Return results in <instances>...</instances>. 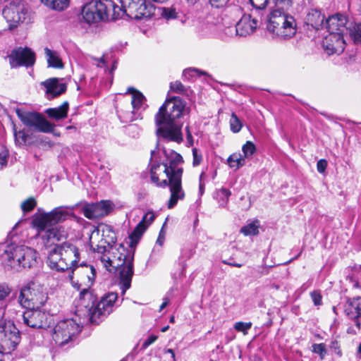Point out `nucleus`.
<instances>
[{"label":"nucleus","instance_id":"f257e3e1","mask_svg":"<svg viewBox=\"0 0 361 361\" xmlns=\"http://www.w3.org/2000/svg\"><path fill=\"white\" fill-rule=\"evenodd\" d=\"M106 229L111 233L109 240L102 239L100 244L95 245L93 241L94 236H98L99 233V229L95 228L90 237V244L94 252L101 255L100 260L106 270H118L121 294L125 295L126 290L130 288L133 276L134 252L123 248V252H121L114 247L113 244L116 240L115 234L110 227H106Z\"/></svg>","mask_w":361,"mask_h":361},{"label":"nucleus","instance_id":"f03ea898","mask_svg":"<svg viewBox=\"0 0 361 361\" xmlns=\"http://www.w3.org/2000/svg\"><path fill=\"white\" fill-rule=\"evenodd\" d=\"M183 162V157L172 152L170 158L164 164H153L151 166V180L157 186L169 187L171 196L168 208L172 209L178 200L184 199L185 192L182 188L183 168L179 164Z\"/></svg>","mask_w":361,"mask_h":361},{"label":"nucleus","instance_id":"7ed1b4c3","mask_svg":"<svg viewBox=\"0 0 361 361\" xmlns=\"http://www.w3.org/2000/svg\"><path fill=\"white\" fill-rule=\"evenodd\" d=\"M185 108V103L180 97H174L165 101L154 118L158 137L177 143L183 141L182 123L178 119L182 117Z\"/></svg>","mask_w":361,"mask_h":361},{"label":"nucleus","instance_id":"20e7f679","mask_svg":"<svg viewBox=\"0 0 361 361\" xmlns=\"http://www.w3.org/2000/svg\"><path fill=\"white\" fill-rule=\"evenodd\" d=\"M80 259L78 248L69 242L56 244L50 251L47 264L51 269L57 271H68V278L73 286L80 290V285L74 283L73 274Z\"/></svg>","mask_w":361,"mask_h":361},{"label":"nucleus","instance_id":"39448f33","mask_svg":"<svg viewBox=\"0 0 361 361\" xmlns=\"http://www.w3.org/2000/svg\"><path fill=\"white\" fill-rule=\"evenodd\" d=\"M82 16L88 24L114 20L123 16V11L112 0H93L86 3Z\"/></svg>","mask_w":361,"mask_h":361},{"label":"nucleus","instance_id":"423d86ee","mask_svg":"<svg viewBox=\"0 0 361 361\" xmlns=\"http://www.w3.org/2000/svg\"><path fill=\"white\" fill-rule=\"evenodd\" d=\"M2 261L12 269H30L37 263V252L24 245H8L1 255Z\"/></svg>","mask_w":361,"mask_h":361},{"label":"nucleus","instance_id":"0eeeda50","mask_svg":"<svg viewBox=\"0 0 361 361\" xmlns=\"http://www.w3.org/2000/svg\"><path fill=\"white\" fill-rule=\"evenodd\" d=\"M267 29L270 32L286 39L295 35L296 23L293 16L276 9L271 12L269 16Z\"/></svg>","mask_w":361,"mask_h":361},{"label":"nucleus","instance_id":"6e6552de","mask_svg":"<svg viewBox=\"0 0 361 361\" xmlns=\"http://www.w3.org/2000/svg\"><path fill=\"white\" fill-rule=\"evenodd\" d=\"M48 299L44 288L34 283H30L20 288L18 298L19 304L24 308H40Z\"/></svg>","mask_w":361,"mask_h":361},{"label":"nucleus","instance_id":"1a4fd4ad","mask_svg":"<svg viewBox=\"0 0 361 361\" xmlns=\"http://www.w3.org/2000/svg\"><path fill=\"white\" fill-rule=\"evenodd\" d=\"M72 213L66 207L54 208L50 212L35 214L32 224L37 231H44L47 227L58 225L59 223L66 220Z\"/></svg>","mask_w":361,"mask_h":361},{"label":"nucleus","instance_id":"9d476101","mask_svg":"<svg viewBox=\"0 0 361 361\" xmlns=\"http://www.w3.org/2000/svg\"><path fill=\"white\" fill-rule=\"evenodd\" d=\"M80 331V326L73 319L59 321L54 328L53 340L59 346H65L73 341V338Z\"/></svg>","mask_w":361,"mask_h":361},{"label":"nucleus","instance_id":"9b49d317","mask_svg":"<svg viewBox=\"0 0 361 361\" xmlns=\"http://www.w3.org/2000/svg\"><path fill=\"white\" fill-rule=\"evenodd\" d=\"M117 300L118 294L116 293L111 292L105 294L96 303L94 310L92 312L91 322L99 324L104 319L114 311Z\"/></svg>","mask_w":361,"mask_h":361},{"label":"nucleus","instance_id":"f8f14e48","mask_svg":"<svg viewBox=\"0 0 361 361\" xmlns=\"http://www.w3.org/2000/svg\"><path fill=\"white\" fill-rule=\"evenodd\" d=\"M16 113L23 123L29 128L43 133H51L54 130V126L39 113L26 112L20 109H17Z\"/></svg>","mask_w":361,"mask_h":361},{"label":"nucleus","instance_id":"ddd939ff","mask_svg":"<svg viewBox=\"0 0 361 361\" xmlns=\"http://www.w3.org/2000/svg\"><path fill=\"white\" fill-rule=\"evenodd\" d=\"M20 341L19 330L13 323L6 324L0 330V348L4 354H10Z\"/></svg>","mask_w":361,"mask_h":361},{"label":"nucleus","instance_id":"4468645a","mask_svg":"<svg viewBox=\"0 0 361 361\" xmlns=\"http://www.w3.org/2000/svg\"><path fill=\"white\" fill-rule=\"evenodd\" d=\"M2 15L8 24L9 30H13L27 18L28 12L23 3L11 2L3 9Z\"/></svg>","mask_w":361,"mask_h":361},{"label":"nucleus","instance_id":"2eb2a0df","mask_svg":"<svg viewBox=\"0 0 361 361\" xmlns=\"http://www.w3.org/2000/svg\"><path fill=\"white\" fill-rule=\"evenodd\" d=\"M50 316L39 308L27 309L23 312V323L33 329H44L49 326Z\"/></svg>","mask_w":361,"mask_h":361},{"label":"nucleus","instance_id":"dca6fc26","mask_svg":"<svg viewBox=\"0 0 361 361\" xmlns=\"http://www.w3.org/2000/svg\"><path fill=\"white\" fill-rule=\"evenodd\" d=\"M11 68L18 66H31L35 63V53L29 48L18 47L12 50L8 56Z\"/></svg>","mask_w":361,"mask_h":361},{"label":"nucleus","instance_id":"f3484780","mask_svg":"<svg viewBox=\"0 0 361 361\" xmlns=\"http://www.w3.org/2000/svg\"><path fill=\"white\" fill-rule=\"evenodd\" d=\"M113 209L112 203L109 200H102L92 204H86L82 208L84 216L89 219L102 218L108 214Z\"/></svg>","mask_w":361,"mask_h":361},{"label":"nucleus","instance_id":"a211bd4d","mask_svg":"<svg viewBox=\"0 0 361 361\" xmlns=\"http://www.w3.org/2000/svg\"><path fill=\"white\" fill-rule=\"evenodd\" d=\"M344 35L339 33H330L323 40V47L329 55L340 54L345 49Z\"/></svg>","mask_w":361,"mask_h":361},{"label":"nucleus","instance_id":"6ab92c4d","mask_svg":"<svg viewBox=\"0 0 361 361\" xmlns=\"http://www.w3.org/2000/svg\"><path fill=\"white\" fill-rule=\"evenodd\" d=\"M347 24V18L342 14L336 13L326 20L324 26L330 33L348 35V27Z\"/></svg>","mask_w":361,"mask_h":361},{"label":"nucleus","instance_id":"aec40b11","mask_svg":"<svg viewBox=\"0 0 361 361\" xmlns=\"http://www.w3.org/2000/svg\"><path fill=\"white\" fill-rule=\"evenodd\" d=\"M255 15H243L235 27V34L245 37L254 32L258 25V20L253 17Z\"/></svg>","mask_w":361,"mask_h":361},{"label":"nucleus","instance_id":"412c9836","mask_svg":"<svg viewBox=\"0 0 361 361\" xmlns=\"http://www.w3.org/2000/svg\"><path fill=\"white\" fill-rule=\"evenodd\" d=\"M75 305L78 312L87 313L91 320L92 312L94 310L96 302L94 296L88 288H84L80 291L79 298L76 301Z\"/></svg>","mask_w":361,"mask_h":361},{"label":"nucleus","instance_id":"4be33fe9","mask_svg":"<svg viewBox=\"0 0 361 361\" xmlns=\"http://www.w3.org/2000/svg\"><path fill=\"white\" fill-rule=\"evenodd\" d=\"M155 215L152 212L146 213L130 235L132 242L137 243L147 227L154 221Z\"/></svg>","mask_w":361,"mask_h":361},{"label":"nucleus","instance_id":"5701e85b","mask_svg":"<svg viewBox=\"0 0 361 361\" xmlns=\"http://www.w3.org/2000/svg\"><path fill=\"white\" fill-rule=\"evenodd\" d=\"M13 132L15 143L19 147L30 146L34 145L35 136L30 129L17 130L16 124H13Z\"/></svg>","mask_w":361,"mask_h":361},{"label":"nucleus","instance_id":"b1692460","mask_svg":"<svg viewBox=\"0 0 361 361\" xmlns=\"http://www.w3.org/2000/svg\"><path fill=\"white\" fill-rule=\"evenodd\" d=\"M42 85L47 89V94L49 98L57 97L66 90V85L64 83H60L58 78H50L42 82Z\"/></svg>","mask_w":361,"mask_h":361},{"label":"nucleus","instance_id":"393cba45","mask_svg":"<svg viewBox=\"0 0 361 361\" xmlns=\"http://www.w3.org/2000/svg\"><path fill=\"white\" fill-rule=\"evenodd\" d=\"M324 15L321 10L311 8L308 11L305 17V23L313 29L319 30L324 26Z\"/></svg>","mask_w":361,"mask_h":361},{"label":"nucleus","instance_id":"a878e982","mask_svg":"<svg viewBox=\"0 0 361 361\" xmlns=\"http://www.w3.org/2000/svg\"><path fill=\"white\" fill-rule=\"evenodd\" d=\"M38 232L39 233L44 232V233L41 234L42 238L44 240H47V242H49L51 240L59 241L66 235L63 228L59 225L49 226L45 230L38 231Z\"/></svg>","mask_w":361,"mask_h":361},{"label":"nucleus","instance_id":"bb28decb","mask_svg":"<svg viewBox=\"0 0 361 361\" xmlns=\"http://www.w3.org/2000/svg\"><path fill=\"white\" fill-rule=\"evenodd\" d=\"M345 312L350 319H357L361 316V297L349 300L345 306Z\"/></svg>","mask_w":361,"mask_h":361},{"label":"nucleus","instance_id":"cd10ccee","mask_svg":"<svg viewBox=\"0 0 361 361\" xmlns=\"http://www.w3.org/2000/svg\"><path fill=\"white\" fill-rule=\"evenodd\" d=\"M168 0H138L137 8H136V14L135 18H142L150 16L151 6L149 4L152 2L163 4Z\"/></svg>","mask_w":361,"mask_h":361},{"label":"nucleus","instance_id":"c85d7f7f","mask_svg":"<svg viewBox=\"0 0 361 361\" xmlns=\"http://www.w3.org/2000/svg\"><path fill=\"white\" fill-rule=\"evenodd\" d=\"M68 108V102H64L59 107L47 109L45 112L50 118L61 120L67 117Z\"/></svg>","mask_w":361,"mask_h":361},{"label":"nucleus","instance_id":"c756f323","mask_svg":"<svg viewBox=\"0 0 361 361\" xmlns=\"http://www.w3.org/2000/svg\"><path fill=\"white\" fill-rule=\"evenodd\" d=\"M44 54L46 55L49 66L55 68H63V62L57 51L51 50L46 47L44 49Z\"/></svg>","mask_w":361,"mask_h":361},{"label":"nucleus","instance_id":"7c9ffc66","mask_svg":"<svg viewBox=\"0 0 361 361\" xmlns=\"http://www.w3.org/2000/svg\"><path fill=\"white\" fill-rule=\"evenodd\" d=\"M227 162L231 169L237 170L245 165V158L240 153L235 152L228 157Z\"/></svg>","mask_w":361,"mask_h":361},{"label":"nucleus","instance_id":"2f4dec72","mask_svg":"<svg viewBox=\"0 0 361 361\" xmlns=\"http://www.w3.org/2000/svg\"><path fill=\"white\" fill-rule=\"evenodd\" d=\"M253 8L252 10V15H262L263 11L271 0H249Z\"/></svg>","mask_w":361,"mask_h":361},{"label":"nucleus","instance_id":"473e14b6","mask_svg":"<svg viewBox=\"0 0 361 361\" xmlns=\"http://www.w3.org/2000/svg\"><path fill=\"white\" fill-rule=\"evenodd\" d=\"M259 221H254L241 228L240 231L245 235H255L259 233Z\"/></svg>","mask_w":361,"mask_h":361},{"label":"nucleus","instance_id":"72a5a7b5","mask_svg":"<svg viewBox=\"0 0 361 361\" xmlns=\"http://www.w3.org/2000/svg\"><path fill=\"white\" fill-rule=\"evenodd\" d=\"M128 92L133 94L131 104L133 109H139L145 99V97L141 92L135 90L133 87L128 88Z\"/></svg>","mask_w":361,"mask_h":361},{"label":"nucleus","instance_id":"f704fd0d","mask_svg":"<svg viewBox=\"0 0 361 361\" xmlns=\"http://www.w3.org/2000/svg\"><path fill=\"white\" fill-rule=\"evenodd\" d=\"M121 6L120 8H122L123 11V14L127 12V9L131 13V14H136V8H137L138 6V0H119Z\"/></svg>","mask_w":361,"mask_h":361},{"label":"nucleus","instance_id":"c9c22d12","mask_svg":"<svg viewBox=\"0 0 361 361\" xmlns=\"http://www.w3.org/2000/svg\"><path fill=\"white\" fill-rule=\"evenodd\" d=\"M194 252L190 248H183L179 257L180 264L182 267V271H184L186 267V261L190 259L193 255Z\"/></svg>","mask_w":361,"mask_h":361},{"label":"nucleus","instance_id":"e433bc0d","mask_svg":"<svg viewBox=\"0 0 361 361\" xmlns=\"http://www.w3.org/2000/svg\"><path fill=\"white\" fill-rule=\"evenodd\" d=\"M348 34L353 38L355 43L361 44V23L355 25L353 28L348 27Z\"/></svg>","mask_w":361,"mask_h":361},{"label":"nucleus","instance_id":"4c0bfd02","mask_svg":"<svg viewBox=\"0 0 361 361\" xmlns=\"http://www.w3.org/2000/svg\"><path fill=\"white\" fill-rule=\"evenodd\" d=\"M231 195L230 190L226 188H222L217 192V197L220 206L225 207L228 201L229 197Z\"/></svg>","mask_w":361,"mask_h":361},{"label":"nucleus","instance_id":"58836bf2","mask_svg":"<svg viewBox=\"0 0 361 361\" xmlns=\"http://www.w3.org/2000/svg\"><path fill=\"white\" fill-rule=\"evenodd\" d=\"M68 4L69 0H51L49 8L54 10L62 11L68 7Z\"/></svg>","mask_w":361,"mask_h":361},{"label":"nucleus","instance_id":"ea45409f","mask_svg":"<svg viewBox=\"0 0 361 361\" xmlns=\"http://www.w3.org/2000/svg\"><path fill=\"white\" fill-rule=\"evenodd\" d=\"M312 351L314 353L318 354L321 360H324L327 353L326 345L324 343L313 344L312 345Z\"/></svg>","mask_w":361,"mask_h":361},{"label":"nucleus","instance_id":"a19ab883","mask_svg":"<svg viewBox=\"0 0 361 361\" xmlns=\"http://www.w3.org/2000/svg\"><path fill=\"white\" fill-rule=\"evenodd\" d=\"M243 156L245 159L246 157H251L256 151L255 145L251 141H247L242 147Z\"/></svg>","mask_w":361,"mask_h":361},{"label":"nucleus","instance_id":"79ce46f5","mask_svg":"<svg viewBox=\"0 0 361 361\" xmlns=\"http://www.w3.org/2000/svg\"><path fill=\"white\" fill-rule=\"evenodd\" d=\"M37 202L32 197H30L21 204V209L24 213L32 211L36 207Z\"/></svg>","mask_w":361,"mask_h":361},{"label":"nucleus","instance_id":"37998d69","mask_svg":"<svg viewBox=\"0 0 361 361\" xmlns=\"http://www.w3.org/2000/svg\"><path fill=\"white\" fill-rule=\"evenodd\" d=\"M231 130L233 133H238L242 128V124L235 114H232L230 120Z\"/></svg>","mask_w":361,"mask_h":361},{"label":"nucleus","instance_id":"c03bdc74","mask_svg":"<svg viewBox=\"0 0 361 361\" xmlns=\"http://www.w3.org/2000/svg\"><path fill=\"white\" fill-rule=\"evenodd\" d=\"M251 322H238L234 324V329L238 332H243L244 335L247 334L248 330L252 327Z\"/></svg>","mask_w":361,"mask_h":361},{"label":"nucleus","instance_id":"a18cd8bd","mask_svg":"<svg viewBox=\"0 0 361 361\" xmlns=\"http://www.w3.org/2000/svg\"><path fill=\"white\" fill-rule=\"evenodd\" d=\"M8 158V151L4 145H0V169L6 166Z\"/></svg>","mask_w":361,"mask_h":361},{"label":"nucleus","instance_id":"49530a36","mask_svg":"<svg viewBox=\"0 0 361 361\" xmlns=\"http://www.w3.org/2000/svg\"><path fill=\"white\" fill-rule=\"evenodd\" d=\"M330 349L334 351L337 355L341 357L342 355V351L341 350V345L338 341V338H332L329 344Z\"/></svg>","mask_w":361,"mask_h":361},{"label":"nucleus","instance_id":"de8ad7c7","mask_svg":"<svg viewBox=\"0 0 361 361\" xmlns=\"http://www.w3.org/2000/svg\"><path fill=\"white\" fill-rule=\"evenodd\" d=\"M161 16L166 19H173L176 18V13L173 8H162Z\"/></svg>","mask_w":361,"mask_h":361},{"label":"nucleus","instance_id":"09e8293b","mask_svg":"<svg viewBox=\"0 0 361 361\" xmlns=\"http://www.w3.org/2000/svg\"><path fill=\"white\" fill-rule=\"evenodd\" d=\"M170 89L171 91L176 93H183L185 92V87L180 81L171 82Z\"/></svg>","mask_w":361,"mask_h":361},{"label":"nucleus","instance_id":"8fccbe9b","mask_svg":"<svg viewBox=\"0 0 361 361\" xmlns=\"http://www.w3.org/2000/svg\"><path fill=\"white\" fill-rule=\"evenodd\" d=\"M192 151L193 157L192 165L194 166H197L200 165V163L202 162V153L197 148H193Z\"/></svg>","mask_w":361,"mask_h":361},{"label":"nucleus","instance_id":"3c124183","mask_svg":"<svg viewBox=\"0 0 361 361\" xmlns=\"http://www.w3.org/2000/svg\"><path fill=\"white\" fill-rule=\"evenodd\" d=\"M279 7V9H283L291 6L293 0H271Z\"/></svg>","mask_w":361,"mask_h":361},{"label":"nucleus","instance_id":"603ef678","mask_svg":"<svg viewBox=\"0 0 361 361\" xmlns=\"http://www.w3.org/2000/svg\"><path fill=\"white\" fill-rule=\"evenodd\" d=\"M311 298L316 306H319L322 305V296L321 295V293L317 290L312 291L310 293Z\"/></svg>","mask_w":361,"mask_h":361},{"label":"nucleus","instance_id":"864d4df0","mask_svg":"<svg viewBox=\"0 0 361 361\" xmlns=\"http://www.w3.org/2000/svg\"><path fill=\"white\" fill-rule=\"evenodd\" d=\"M11 293V289L7 285L0 284V300L6 298Z\"/></svg>","mask_w":361,"mask_h":361},{"label":"nucleus","instance_id":"5fc2aeb1","mask_svg":"<svg viewBox=\"0 0 361 361\" xmlns=\"http://www.w3.org/2000/svg\"><path fill=\"white\" fill-rule=\"evenodd\" d=\"M229 0H209L212 6L215 8H221L226 5Z\"/></svg>","mask_w":361,"mask_h":361},{"label":"nucleus","instance_id":"6e6d98bb","mask_svg":"<svg viewBox=\"0 0 361 361\" xmlns=\"http://www.w3.org/2000/svg\"><path fill=\"white\" fill-rule=\"evenodd\" d=\"M327 166V161L325 159H320L317 163V169L318 172L324 173Z\"/></svg>","mask_w":361,"mask_h":361},{"label":"nucleus","instance_id":"4d7b16f0","mask_svg":"<svg viewBox=\"0 0 361 361\" xmlns=\"http://www.w3.org/2000/svg\"><path fill=\"white\" fill-rule=\"evenodd\" d=\"M185 131H186V139H187V141H188V144L190 146H192L194 144V140H193L192 133H191V132L190 130V127L188 126H186Z\"/></svg>","mask_w":361,"mask_h":361},{"label":"nucleus","instance_id":"13d9d810","mask_svg":"<svg viewBox=\"0 0 361 361\" xmlns=\"http://www.w3.org/2000/svg\"><path fill=\"white\" fill-rule=\"evenodd\" d=\"M204 176V173L202 172L200 176L199 193L200 195H202L204 192V183L202 182Z\"/></svg>","mask_w":361,"mask_h":361},{"label":"nucleus","instance_id":"bf43d9fd","mask_svg":"<svg viewBox=\"0 0 361 361\" xmlns=\"http://www.w3.org/2000/svg\"><path fill=\"white\" fill-rule=\"evenodd\" d=\"M157 339V336L154 335L150 336L147 340L143 343L144 347H147L152 344Z\"/></svg>","mask_w":361,"mask_h":361},{"label":"nucleus","instance_id":"052dcab7","mask_svg":"<svg viewBox=\"0 0 361 361\" xmlns=\"http://www.w3.org/2000/svg\"><path fill=\"white\" fill-rule=\"evenodd\" d=\"M164 355L169 357V361H175V353L172 349H168L164 352Z\"/></svg>","mask_w":361,"mask_h":361},{"label":"nucleus","instance_id":"680f3d73","mask_svg":"<svg viewBox=\"0 0 361 361\" xmlns=\"http://www.w3.org/2000/svg\"><path fill=\"white\" fill-rule=\"evenodd\" d=\"M199 71L195 69V68H189V69H186L183 71V75L185 77H187L188 75V76H193V73H197Z\"/></svg>","mask_w":361,"mask_h":361},{"label":"nucleus","instance_id":"e2e57ef3","mask_svg":"<svg viewBox=\"0 0 361 361\" xmlns=\"http://www.w3.org/2000/svg\"><path fill=\"white\" fill-rule=\"evenodd\" d=\"M163 300L164 301L160 306L159 311H161L162 310H164L170 302V300L167 297L164 298Z\"/></svg>","mask_w":361,"mask_h":361},{"label":"nucleus","instance_id":"0e129e2a","mask_svg":"<svg viewBox=\"0 0 361 361\" xmlns=\"http://www.w3.org/2000/svg\"><path fill=\"white\" fill-rule=\"evenodd\" d=\"M222 262L225 264H228V265L235 267H242L241 264L233 263V262L231 263V262H227L226 260H223Z\"/></svg>","mask_w":361,"mask_h":361},{"label":"nucleus","instance_id":"69168bd1","mask_svg":"<svg viewBox=\"0 0 361 361\" xmlns=\"http://www.w3.org/2000/svg\"><path fill=\"white\" fill-rule=\"evenodd\" d=\"M164 241V236L161 235V232H160L159 235L157 240V243L159 245H162Z\"/></svg>","mask_w":361,"mask_h":361},{"label":"nucleus","instance_id":"338daca9","mask_svg":"<svg viewBox=\"0 0 361 361\" xmlns=\"http://www.w3.org/2000/svg\"><path fill=\"white\" fill-rule=\"evenodd\" d=\"M96 61H98L97 66H99V67L102 66V64L103 65L105 63L104 59L103 58H100L99 59H96Z\"/></svg>","mask_w":361,"mask_h":361},{"label":"nucleus","instance_id":"774afa93","mask_svg":"<svg viewBox=\"0 0 361 361\" xmlns=\"http://www.w3.org/2000/svg\"><path fill=\"white\" fill-rule=\"evenodd\" d=\"M43 4H44L47 6L49 7L51 0H40Z\"/></svg>","mask_w":361,"mask_h":361}]
</instances>
